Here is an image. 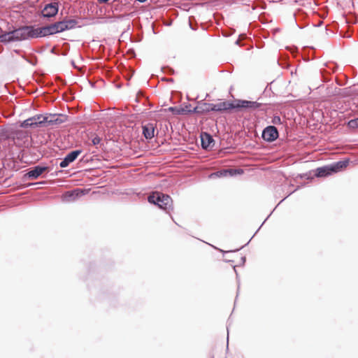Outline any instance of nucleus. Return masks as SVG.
Listing matches in <instances>:
<instances>
[{
    "label": "nucleus",
    "mask_w": 358,
    "mask_h": 358,
    "mask_svg": "<svg viewBox=\"0 0 358 358\" xmlns=\"http://www.w3.org/2000/svg\"><path fill=\"white\" fill-rule=\"evenodd\" d=\"M97 1L100 3H106L107 1H108L109 0H97Z\"/></svg>",
    "instance_id": "obj_22"
},
{
    "label": "nucleus",
    "mask_w": 358,
    "mask_h": 358,
    "mask_svg": "<svg viewBox=\"0 0 358 358\" xmlns=\"http://www.w3.org/2000/svg\"><path fill=\"white\" fill-rule=\"evenodd\" d=\"M47 167L45 166H35L34 169H31L26 176L31 179L38 178L45 171L47 170Z\"/></svg>",
    "instance_id": "obj_13"
},
{
    "label": "nucleus",
    "mask_w": 358,
    "mask_h": 358,
    "mask_svg": "<svg viewBox=\"0 0 358 358\" xmlns=\"http://www.w3.org/2000/svg\"><path fill=\"white\" fill-rule=\"evenodd\" d=\"M58 5L56 3L47 4L42 10V15L45 17H51L57 15Z\"/></svg>",
    "instance_id": "obj_10"
},
{
    "label": "nucleus",
    "mask_w": 358,
    "mask_h": 358,
    "mask_svg": "<svg viewBox=\"0 0 358 358\" xmlns=\"http://www.w3.org/2000/svg\"><path fill=\"white\" fill-rule=\"evenodd\" d=\"M210 358H211V357H210Z\"/></svg>",
    "instance_id": "obj_23"
},
{
    "label": "nucleus",
    "mask_w": 358,
    "mask_h": 358,
    "mask_svg": "<svg viewBox=\"0 0 358 358\" xmlns=\"http://www.w3.org/2000/svg\"><path fill=\"white\" fill-rule=\"evenodd\" d=\"M348 126L352 129H358V118L350 120L348 122Z\"/></svg>",
    "instance_id": "obj_19"
},
{
    "label": "nucleus",
    "mask_w": 358,
    "mask_h": 358,
    "mask_svg": "<svg viewBox=\"0 0 358 358\" xmlns=\"http://www.w3.org/2000/svg\"><path fill=\"white\" fill-rule=\"evenodd\" d=\"M332 173L330 165L317 169L315 176L317 177H325Z\"/></svg>",
    "instance_id": "obj_16"
},
{
    "label": "nucleus",
    "mask_w": 358,
    "mask_h": 358,
    "mask_svg": "<svg viewBox=\"0 0 358 358\" xmlns=\"http://www.w3.org/2000/svg\"><path fill=\"white\" fill-rule=\"evenodd\" d=\"M37 29L32 26H26L13 31L14 41H22L38 38Z\"/></svg>",
    "instance_id": "obj_2"
},
{
    "label": "nucleus",
    "mask_w": 358,
    "mask_h": 358,
    "mask_svg": "<svg viewBox=\"0 0 358 358\" xmlns=\"http://www.w3.org/2000/svg\"><path fill=\"white\" fill-rule=\"evenodd\" d=\"M64 22L65 23L66 30L74 28L77 24V22L75 20H64Z\"/></svg>",
    "instance_id": "obj_18"
},
{
    "label": "nucleus",
    "mask_w": 358,
    "mask_h": 358,
    "mask_svg": "<svg viewBox=\"0 0 358 358\" xmlns=\"http://www.w3.org/2000/svg\"><path fill=\"white\" fill-rule=\"evenodd\" d=\"M57 24L58 29H59V32L66 31L65 23L64 22V20L61 21V22H57Z\"/></svg>",
    "instance_id": "obj_20"
},
{
    "label": "nucleus",
    "mask_w": 358,
    "mask_h": 358,
    "mask_svg": "<svg viewBox=\"0 0 358 358\" xmlns=\"http://www.w3.org/2000/svg\"><path fill=\"white\" fill-rule=\"evenodd\" d=\"M205 108L207 111H224L234 108V102L220 101L217 103H204Z\"/></svg>",
    "instance_id": "obj_3"
},
{
    "label": "nucleus",
    "mask_w": 358,
    "mask_h": 358,
    "mask_svg": "<svg viewBox=\"0 0 358 358\" xmlns=\"http://www.w3.org/2000/svg\"><path fill=\"white\" fill-rule=\"evenodd\" d=\"M101 138L99 136H95L92 138V143L94 145H97L100 143Z\"/></svg>",
    "instance_id": "obj_21"
},
{
    "label": "nucleus",
    "mask_w": 358,
    "mask_h": 358,
    "mask_svg": "<svg viewBox=\"0 0 358 358\" xmlns=\"http://www.w3.org/2000/svg\"><path fill=\"white\" fill-rule=\"evenodd\" d=\"M14 41V38L13 36V31L10 32H6L2 35H0V41L1 42H9Z\"/></svg>",
    "instance_id": "obj_17"
},
{
    "label": "nucleus",
    "mask_w": 358,
    "mask_h": 358,
    "mask_svg": "<svg viewBox=\"0 0 358 358\" xmlns=\"http://www.w3.org/2000/svg\"><path fill=\"white\" fill-rule=\"evenodd\" d=\"M46 116L42 115H37L32 117L25 120L22 124V127H34L40 125L46 122Z\"/></svg>",
    "instance_id": "obj_4"
},
{
    "label": "nucleus",
    "mask_w": 358,
    "mask_h": 358,
    "mask_svg": "<svg viewBox=\"0 0 358 358\" xmlns=\"http://www.w3.org/2000/svg\"><path fill=\"white\" fill-rule=\"evenodd\" d=\"M80 154V150H74L69 153L65 158L60 162L59 166L61 168H65L69 166V164L73 162L78 156Z\"/></svg>",
    "instance_id": "obj_11"
},
{
    "label": "nucleus",
    "mask_w": 358,
    "mask_h": 358,
    "mask_svg": "<svg viewBox=\"0 0 358 358\" xmlns=\"http://www.w3.org/2000/svg\"><path fill=\"white\" fill-rule=\"evenodd\" d=\"M201 145L205 149L208 148L210 146V144L213 141L212 136L206 133L201 134Z\"/></svg>",
    "instance_id": "obj_15"
},
{
    "label": "nucleus",
    "mask_w": 358,
    "mask_h": 358,
    "mask_svg": "<svg viewBox=\"0 0 358 358\" xmlns=\"http://www.w3.org/2000/svg\"><path fill=\"white\" fill-rule=\"evenodd\" d=\"M278 136V131L274 126L266 127L262 133V138L268 142L273 141Z\"/></svg>",
    "instance_id": "obj_7"
},
{
    "label": "nucleus",
    "mask_w": 358,
    "mask_h": 358,
    "mask_svg": "<svg viewBox=\"0 0 358 358\" xmlns=\"http://www.w3.org/2000/svg\"><path fill=\"white\" fill-rule=\"evenodd\" d=\"M143 134L145 138L151 139L155 136V126L153 123H147L142 127Z\"/></svg>",
    "instance_id": "obj_12"
},
{
    "label": "nucleus",
    "mask_w": 358,
    "mask_h": 358,
    "mask_svg": "<svg viewBox=\"0 0 358 358\" xmlns=\"http://www.w3.org/2000/svg\"><path fill=\"white\" fill-rule=\"evenodd\" d=\"M348 165V161H339L335 164H331L330 167L332 173H337L345 169Z\"/></svg>",
    "instance_id": "obj_14"
},
{
    "label": "nucleus",
    "mask_w": 358,
    "mask_h": 358,
    "mask_svg": "<svg viewBox=\"0 0 358 358\" xmlns=\"http://www.w3.org/2000/svg\"><path fill=\"white\" fill-rule=\"evenodd\" d=\"M46 119L45 123L51 125H57L66 122L67 116L62 114H50L46 115Z\"/></svg>",
    "instance_id": "obj_8"
},
{
    "label": "nucleus",
    "mask_w": 358,
    "mask_h": 358,
    "mask_svg": "<svg viewBox=\"0 0 358 358\" xmlns=\"http://www.w3.org/2000/svg\"><path fill=\"white\" fill-rule=\"evenodd\" d=\"M150 203L157 205L159 208L166 210L167 213L173 210V201L171 196L160 192H154L148 198Z\"/></svg>",
    "instance_id": "obj_1"
},
{
    "label": "nucleus",
    "mask_w": 358,
    "mask_h": 358,
    "mask_svg": "<svg viewBox=\"0 0 358 358\" xmlns=\"http://www.w3.org/2000/svg\"><path fill=\"white\" fill-rule=\"evenodd\" d=\"M36 29L38 31H37L38 38L46 36L57 34V33H59L57 22L52 24L50 25H48V26L39 27V28H36Z\"/></svg>",
    "instance_id": "obj_5"
},
{
    "label": "nucleus",
    "mask_w": 358,
    "mask_h": 358,
    "mask_svg": "<svg viewBox=\"0 0 358 358\" xmlns=\"http://www.w3.org/2000/svg\"><path fill=\"white\" fill-rule=\"evenodd\" d=\"M260 103L257 101L237 100L234 102V108H248L256 109L260 106Z\"/></svg>",
    "instance_id": "obj_6"
},
{
    "label": "nucleus",
    "mask_w": 358,
    "mask_h": 358,
    "mask_svg": "<svg viewBox=\"0 0 358 358\" xmlns=\"http://www.w3.org/2000/svg\"><path fill=\"white\" fill-rule=\"evenodd\" d=\"M169 110L172 111L174 114L176 115L199 113L198 107H195L194 109H191L190 104L186 105L184 107H170Z\"/></svg>",
    "instance_id": "obj_9"
}]
</instances>
